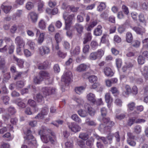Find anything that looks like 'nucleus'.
<instances>
[{"instance_id":"obj_5","label":"nucleus","mask_w":148,"mask_h":148,"mask_svg":"<svg viewBox=\"0 0 148 148\" xmlns=\"http://www.w3.org/2000/svg\"><path fill=\"white\" fill-rule=\"evenodd\" d=\"M42 91L44 95L47 96L55 93L56 89L52 87H44L42 88Z\"/></svg>"},{"instance_id":"obj_61","label":"nucleus","mask_w":148,"mask_h":148,"mask_svg":"<svg viewBox=\"0 0 148 148\" xmlns=\"http://www.w3.org/2000/svg\"><path fill=\"white\" fill-rule=\"evenodd\" d=\"M89 49V45H86L83 48V51L85 53H87L88 52Z\"/></svg>"},{"instance_id":"obj_64","label":"nucleus","mask_w":148,"mask_h":148,"mask_svg":"<svg viewBox=\"0 0 148 148\" xmlns=\"http://www.w3.org/2000/svg\"><path fill=\"white\" fill-rule=\"evenodd\" d=\"M1 148H10V145L9 143L3 142L1 144Z\"/></svg>"},{"instance_id":"obj_36","label":"nucleus","mask_w":148,"mask_h":148,"mask_svg":"<svg viewBox=\"0 0 148 148\" xmlns=\"http://www.w3.org/2000/svg\"><path fill=\"white\" fill-rule=\"evenodd\" d=\"M79 8L78 7H75L73 6H70V5L67 6L66 8V10H68L69 12L72 11L73 12H76L77 11L78 9Z\"/></svg>"},{"instance_id":"obj_31","label":"nucleus","mask_w":148,"mask_h":148,"mask_svg":"<svg viewBox=\"0 0 148 148\" xmlns=\"http://www.w3.org/2000/svg\"><path fill=\"white\" fill-rule=\"evenodd\" d=\"M45 35V33H42L40 34L37 40V42L39 44H41L43 42Z\"/></svg>"},{"instance_id":"obj_32","label":"nucleus","mask_w":148,"mask_h":148,"mask_svg":"<svg viewBox=\"0 0 148 148\" xmlns=\"http://www.w3.org/2000/svg\"><path fill=\"white\" fill-rule=\"evenodd\" d=\"M89 58L90 60H95L98 59L95 51L91 53L89 56Z\"/></svg>"},{"instance_id":"obj_28","label":"nucleus","mask_w":148,"mask_h":148,"mask_svg":"<svg viewBox=\"0 0 148 148\" xmlns=\"http://www.w3.org/2000/svg\"><path fill=\"white\" fill-rule=\"evenodd\" d=\"M71 118L76 122L80 123L82 122V120L76 114L72 115L71 117Z\"/></svg>"},{"instance_id":"obj_51","label":"nucleus","mask_w":148,"mask_h":148,"mask_svg":"<svg viewBox=\"0 0 148 148\" xmlns=\"http://www.w3.org/2000/svg\"><path fill=\"white\" fill-rule=\"evenodd\" d=\"M135 104L133 102H130L128 103L127 106L129 110H132L134 109L135 107Z\"/></svg>"},{"instance_id":"obj_11","label":"nucleus","mask_w":148,"mask_h":148,"mask_svg":"<svg viewBox=\"0 0 148 148\" xmlns=\"http://www.w3.org/2000/svg\"><path fill=\"white\" fill-rule=\"evenodd\" d=\"M85 109L87 110L89 114L91 116H93L95 114V111L88 103H86L84 105Z\"/></svg>"},{"instance_id":"obj_19","label":"nucleus","mask_w":148,"mask_h":148,"mask_svg":"<svg viewBox=\"0 0 148 148\" xmlns=\"http://www.w3.org/2000/svg\"><path fill=\"white\" fill-rule=\"evenodd\" d=\"M15 102L20 108H24L25 107V104L21 101L20 98H18L15 100Z\"/></svg>"},{"instance_id":"obj_30","label":"nucleus","mask_w":148,"mask_h":148,"mask_svg":"<svg viewBox=\"0 0 148 148\" xmlns=\"http://www.w3.org/2000/svg\"><path fill=\"white\" fill-rule=\"evenodd\" d=\"M13 128V126L11 125H8L7 127H3V128L0 129V134H3L7 131L8 129L9 130H12Z\"/></svg>"},{"instance_id":"obj_9","label":"nucleus","mask_w":148,"mask_h":148,"mask_svg":"<svg viewBox=\"0 0 148 148\" xmlns=\"http://www.w3.org/2000/svg\"><path fill=\"white\" fill-rule=\"evenodd\" d=\"M105 101L107 103V106L108 108H110L111 106V104L113 101V99L111 96L110 93H106L105 96Z\"/></svg>"},{"instance_id":"obj_7","label":"nucleus","mask_w":148,"mask_h":148,"mask_svg":"<svg viewBox=\"0 0 148 148\" xmlns=\"http://www.w3.org/2000/svg\"><path fill=\"white\" fill-rule=\"evenodd\" d=\"M39 53L41 56L48 54L50 53L49 48L46 46H42L39 48Z\"/></svg>"},{"instance_id":"obj_18","label":"nucleus","mask_w":148,"mask_h":148,"mask_svg":"<svg viewBox=\"0 0 148 148\" xmlns=\"http://www.w3.org/2000/svg\"><path fill=\"white\" fill-rule=\"evenodd\" d=\"M74 28L77 32L79 34H81L83 32L84 27L82 25L79 24H76L74 26Z\"/></svg>"},{"instance_id":"obj_39","label":"nucleus","mask_w":148,"mask_h":148,"mask_svg":"<svg viewBox=\"0 0 148 148\" xmlns=\"http://www.w3.org/2000/svg\"><path fill=\"white\" fill-rule=\"evenodd\" d=\"M34 4L31 2H28L26 4V8L28 10H31L34 8Z\"/></svg>"},{"instance_id":"obj_22","label":"nucleus","mask_w":148,"mask_h":148,"mask_svg":"<svg viewBox=\"0 0 148 148\" xmlns=\"http://www.w3.org/2000/svg\"><path fill=\"white\" fill-rule=\"evenodd\" d=\"M102 27L101 25L98 26L94 31V34L97 36L100 35L102 33Z\"/></svg>"},{"instance_id":"obj_42","label":"nucleus","mask_w":148,"mask_h":148,"mask_svg":"<svg viewBox=\"0 0 148 148\" xmlns=\"http://www.w3.org/2000/svg\"><path fill=\"white\" fill-rule=\"evenodd\" d=\"M5 61L4 58L2 56L0 57V69H2L5 66Z\"/></svg>"},{"instance_id":"obj_37","label":"nucleus","mask_w":148,"mask_h":148,"mask_svg":"<svg viewBox=\"0 0 148 148\" xmlns=\"http://www.w3.org/2000/svg\"><path fill=\"white\" fill-rule=\"evenodd\" d=\"M35 100H37L38 102L42 101L43 100V97L42 95L40 93L36 94L34 97Z\"/></svg>"},{"instance_id":"obj_17","label":"nucleus","mask_w":148,"mask_h":148,"mask_svg":"<svg viewBox=\"0 0 148 148\" xmlns=\"http://www.w3.org/2000/svg\"><path fill=\"white\" fill-rule=\"evenodd\" d=\"M126 41L128 43H131L133 40V36L132 33L130 32H127L126 34Z\"/></svg>"},{"instance_id":"obj_48","label":"nucleus","mask_w":148,"mask_h":148,"mask_svg":"<svg viewBox=\"0 0 148 148\" xmlns=\"http://www.w3.org/2000/svg\"><path fill=\"white\" fill-rule=\"evenodd\" d=\"M55 40L57 42H59L61 40V37L59 33H57L55 36Z\"/></svg>"},{"instance_id":"obj_14","label":"nucleus","mask_w":148,"mask_h":148,"mask_svg":"<svg viewBox=\"0 0 148 148\" xmlns=\"http://www.w3.org/2000/svg\"><path fill=\"white\" fill-rule=\"evenodd\" d=\"M47 23L45 20L41 19L40 20L38 23V26L41 29H45L46 27Z\"/></svg>"},{"instance_id":"obj_10","label":"nucleus","mask_w":148,"mask_h":148,"mask_svg":"<svg viewBox=\"0 0 148 148\" xmlns=\"http://www.w3.org/2000/svg\"><path fill=\"white\" fill-rule=\"evenodd\" d=\"M15 43L17 46L24 47L25 43L23 39L20 36H17L15 39Z\"/></svg>"},{"instance_id":"obj_24","label":"nucleus","mask_w":148,"mask_h":148,"mask_svg":"<svg viewBox=\"0 0 148 148\" xmlns=\"http://www.w3.org/2000/svg\"><path fill=\"white\" fill-rule=\"evenodd\" d=\"M125 90L123 92V94L125 96H128L131 93V89L130 86L128 85H126L125 86Z\"/></svg>"},{"instance_id":"obj_50","label":"nucleus","mask_w":148,"mask_h":148,"mask_svg":"<svg viewBox=\"0 0 148 148\" xmlns=\"http://www.w3.org/2000/svg\"><path fill=\"white\" fill-rule=\"evenodd\" d=\"M138 62L139 64H142L145 63L144 58L142 56H139L138 59Z\"/></svg>"},{"instance_id":"obj_34","label":"nucleus","mask_w":148,"mask_h":148,"mask_svg":"<svg viewBox=\"0 0 148 148\" xmlns=\"http://www.w3.org/2000/svg\"><path fill=\"white\" fill-rule=\"evenodd\" d=\"M79 137L83 140H86L88 138V134L84 133H80L79 134Z\"/></svg>"},{"instance_id":"obj_26","label":"nucleus","mask_w":148,"mask_h":148,"mask_svg":"<svg viewBox=\"0 0 148 148\" xmlns=\"http://www.w3.org/2000/svg\"><path fill=\"white\" fill-rule=\"evenodd\" d=\"M99 5L97 7V11L101 12L104 10L106 7L105 3L103 2H99Z\"/></svg>"},{"instance_id":"obj_58","label":"nucleus","mask_w":148,"mask_h":148,"mask_svg":"<svg viewBox=\"0 0 148 148\" xmlns=\"http://www.w3.org/2000/svg\"><path fill=\"white\" fill-rule=\"evenodd\" d=\"M116 66L118 69L120 68L122 64V61L121 59L117 58L116 60Z\"/></svg>"},{"instance_id":"obj_52","label":"nucleus","mask_w":148,"mask_h":148,"mask_svg":"<svg viewBox=\"0 0 148 148\" xmlns=\"http://www.w3.org/2000/svg\"><path fill=\"white\" fill-rule=\"evenodd\" d=\"M138 16L140 21L144 23V25H145L146 20L145 18L144 15L141 14L139 15Z\"/></svg>"},{"instance_id":"obj_12","label":"nucleus","mask_w":148,"mask_h":148,"mask_svg":"<svg viewBox=\"0 0 148 148\" xmlns=\"http://www.w3.org/2000/svg\"><path fill=\"white\" fill-rule=\"evenodd\" d=\"M28 16L33 23H36L38 20V15L35 12H32L29 14Z\"/></svg>"},{"instance_id":"obj_41","label":"nucleus","mask_w":148,"mask_h":148,"mask_svg":"<svg viewBox=\"0 0 148 148\" xmlns=\"http://www.w3.org/2000/svg\"><path fill=\"white\" fill-rule=\"evenodd\" d=\"M44 3L42 1H40L39 2L38 5V11L41 12L42 11Z\"/></svg>"},{"instance_id":"obj_1","label":"nucleus","mask_w":148,"mask_h":148,"mask_svg":"<svg viewBox=\"0 0 148 148\" xmlns=\"http://www.w3.org/2000/svg\"><path fill=\"white\" fill-rule=\"evenodd\" d=\"M42 141L45 143H47L49 141L52 142L55 137V135L50 129L40 130L39 132Z\"/></svg>"},{"instance_id":"obj_16","label":"nucleus","mask_w":148,"mask_h":148,"mask_svg":"<svg viewBox=\"0 0 148 148\" xmlns=\"http://www.w3.org/2000/svg\"><path fill=\"white\" fill-rule=\"evenodd\" d=\"M132 29L138 34H142L145 32V29L143 27H132Z\"/></svg>"},{"instance_id":"obj_59","label":"nucleus","mask_w":148,"mask_h":148,"mask_svg":"<svg viewBox=\"0 0 148 148\" xmlns=\"http://www.w3.org/2000/svg\"><path fill=\"white\" fill-rule=\"evenodd\" d=\"M1 99L5 104H8L10 100L9 97L6 96H3L2 97Z\"/></svg>"},{"instance_id":"obj_6","label":"nucleus","mask_w":148,"mask_h":148,"mask_svg":"<svg viewBox=\"0 0 148 148\" xmlns=\"http://www.w3.org/2000/svg\"><path fill=\"white\" fill-rule=\"evenodd\" d=\"M69 128L73 132H77L80 130L81 127L77 124L74 123H67Z\"/></svg>"},{"instance_id":"obj_46","label":"nucleus","mask_w":148,"mask_h":148,"mask_svg":"<svg viewBox=\"0 0 148 148\" xmlns=\"http://www.w3.org/2000/svg\"><path fill=\"white\" fill-rule=\"evenodd\" d=\"M4 40L6 44V45L9 46L11 44H13L12 40L10 38L5 37L4 39Z\"/></svg>"},{"instance_id":"obj_33","label":"nucleus","mask_w":148,"mask_h":148,"mask_svg":"<svg viewBox=\"0 0 148 148\" xmlns=\"http://www.w3.org/2000/svg\"><path fill=\"white\" fill-rule=\"evenodd\" d=\"M79 115L81 117H85L88 115L87 112L84 110L80 109L78 111Z\"/></svg>"},{"instance_id":"obj_45","label":"nucleus","mask_w":148,"mask_h":148,"mask_svg":"<svg viewBox=\"0 0 148 148\" xmlns=\"http://www.w3.org/2000/svg\"><path fill=\"white\" fill-rule=\"evenodd\" d=\"M108 36L107 34H104L101 38V41L103 43H105L108 41Z\"/></svg>"},{"instance_id":"obj_44","label":"nucleus","mask_w":148,"mask_h":148,"mask_svg":"<svg viewBox=\"0 0 148 148\" xmlns=\"http://www.w3.org/2000/svg\"><path fill=\"white\" fill-rule=\"evenodd\" d=\"M89 81L91 83L96 82L97 80V78L95 75H91L88 77Z\"/></svg>"},{"instance_id":"obj_2","label":"nucleus","mask_w":148,"mask_h":148,"mask_svg":"<svg viewBox=\"0 0 148 148\" xmlns=\"http://www.w3.org/2000/svg\"><path fill=\"white\" fill-rule=\"evenodd\" d=\"M31 131L29 130H27L25 142L27 143L30 147H32L36 145V141L33 138V136L31 134Z\"/></svg>"},{"instance_id":"obj_54","label":"nucleus","mask_w":148,"mask_h":148,"mask_svg":"<svg viewBox=\"0 0 148 148\" xmlns=\"http://www.w3.org/2000/svg\"><path fill=\"white\" fill-rule=\"evenodd\" d=\"M114 103L117 106L121 107L122 105V101L120 99L117 98L115 99Z\"/></svg>"},{"instance_id":"obj_63","label":"nucleus","mask_w":148,"mask_h":148,"mask_svg":"<svg viewBox=\"0 0 148 148\" xmlns=\"http://www.w3.org/2000/svg\"><path fill=\"white\" fill-rule=\"evenodd\" d=\"M66 148H73V143L72 142L67 141L65 143Z\"/></svg>"},{"instance_id":"obj_55","label":"nucleus","mask_w":148,"mask_h":148,"mask_svg":"<svg viewBox=\"0 0 148 148\" xmlns=\"http://www.w3.org/2000/svg\"><path fill=\"white\" fill-rule=\"evenodd\" d=\"M122 9L123 12L125 14L127 15L129 14V12L128 8L126 5H123Z\"/></svg>"},{"instance_id":"obj_25","label":"nucleus","mask_w":148,"mask_h":148,"mask_svg":"<svg viewBox=\"0 0 148 148\" xmlns=\"http://www.w3.org/2000/svg\"><path fill=\"white\" fill-rule=\"evenodd\" d=\"M13 58L14 60L17 62V64L19 67L22 68L23 67V64L24 62L23 60L17 58L15 56H13Z\"/></svg>"},{"instance_id":"obj_23","label":"nucleus","mask_w":148,"mask_h":148,"mask_svg":"<svg viewBox=\"0 0 148 148\" xmlns=\"http://www.w3.org/2000/svg\"><path fill=\"white\" fill-rule=\"evenodd\" d=\"M39 74L41 77H42L43 80L44 79H48L50 78L49 74L47 72L45 71H40Z\"/></svg>"},{"instance_id":"obj_60","label":"nucleus","mask_w":148,"mask_h":148,"mask_svg":"<svg viewBox=\"0 0 148 148\" xmlns=\"http://www.w3.org/2000/svg\"><path fill=\"white\" fill-rule=\"evenodd\" d=\"M63 45L64 48L66 49L69 50L70 48V44L69 42L66 41H64Z\"/></svg>"},{"instance_id":"obj_38","label":"nucleus","mask_w":148,"mask_h":148,"mask_svg":"<svg viewBox=\"0 0 148 148\" xmlns=\"http://www.w3.org/2000/svg\"><path fill=\"white\" fill-rule=\"evenodd\" d=\"M85 88L82 86L77 87L75 88V90L76 93L80 94L82 93L84 90Z\"/></svg>"},{"instance_id":"obj_62","label":"nucleus","mask_w":148,"mask_h":148,"mask_svg":"<svg viewBox=\"0 0 148 148\" xmlns=\"http://www.w3.org/2000/svg\"><path fill=\"white\" fill-rule=\"evenodd\" d=\"M100 110L101 116L103 117L105 116L107 113L106 109L105 107H103L101 108Z\"/></svg>"},{"instance_id":"obj_21","label":"nucleus","mask_w":148,"mask_h":148,"mask_svg":"<svg viewBox=\"0 0 148 148\" xmlns=\"http://www.w3.org/2000/svg\"><path fill=\"white\" fill-rule=\"evenodd\" d=\"M104 72L105 75L107 76L112 77L114 74L112 70L110 68H105L104 69Z\"/></svg>"},{"instance_id":"obj_20","label":"nucleus","mask_w":148,"mask_h":148,"mask_svg":"<svg viewBox=\"0 0 148 148\" xmlns=\"http://www.w3.org/2000/svg\"><path fill=\"white\" fill-rule=\"evenodd\" d=\"M142 74L144 76L146 79L148 78V68L147 66H145L141 70Z\"/></svg>"},{"instance_id":"obj_49","label":"nucleus","mask_w":148,"mask_h":148,"mask_svg":"<svg viewBox=\"0 0 148 148\" xmlns=\"http://www.w3.org/2000/svg\"><path fill=\"white\" fill-rule=\"evenodd\" d=\"M141 131V127L140 125H137L134 127V132L136 134L140 133Z\"/></svg>"},{"instance_id":"obj_35","label":"nucleus","mask_w":148,"mask_h":148,"mask_svg":"<svg viewBox=\"0 0 148 148\" xmlns=\"http://www.w3.org/2000/svg\"><path fill=\"white\" fill-rule=\"evenodd\" d=\"M28 103L30 106L34 108L35 109V111L38 110V108H36V103L33 100L29 99L28 101Z\"/></svg>"},{"instance_id":"obj_29","label":"nucleus","mask_w":148,"mask_h":148,"mask_svg":"<svg viewBox=\"0 0 148 148\" xmlns=\"http://www.w3.org/2000/svg\"><path fill=\"white\" fill-rule=\"evenodd\" d=\"M95 52L98 59H101L104 55L105 50L102 49H100Z\"/></svg>"},{"instance_id":"obj_3","label":"nucleus","mask_w":148,"mask_h":148,"mask_svg":"<svg viewBox=\"0 0 148 148\" xmlns=\"http://www.w3.org/2000/svg\"><path fill=\"white\" fill-rule=\"evenodd\" d=\"M72 74L70 71H68L64 73L62 75V81L68 85L72 80Z\"/></svg>"},{"instance_id":"obj_57","label":"nucleus","mask_w":148,"mask_h":148,"mask_svg":"<svg viewBox=\"0 0 148 148\" xmlns=\"http://www.w3.org/2000/svg\"><path fill=\"white\" fill-rule=\"evenodd\" d=\"M24 86V82L22 81H19L17 82L16 86L17 88H21Z\"/></svg>"},{"instance_id":"obj_40","label":"nucleus","mask_w":148,"mask_h":148,"mask_svg":"<svg viewBox=\"0 0 148 148\" xmlns=\"http://www.w3.org/2000/svg\"><path fill=\"white\" fill-rule=\"evenodd\" d=\"M42 80V78L40 76L39 74V76L35 77L34 78V82L36 84H39L40 83V82Z\"/></svg>"},{"instance_id":"obj_53","label":"nucleus","mask_w":148,"mask_h":148,"mask_svg":"<svg viewBox=\"0 0 148 148\" xmlns=\"http://www.w3.org/2000/svg\"><path fill=\"white\" fill-rule=\"evenodd\" d=\"M56 5V2L55 0H49L48 2V5L51 8H53Z\"/></svg>"},{"instance_id":"obj_56","label":"nucleus","mask_w":148,"mask_h":148,"mask_svg":"<svg viewBox=\"0 0 148 148\" xmlns=\"http://www.w3.org/2000/svg\"><path fill=\"white\" fill-rule=\"evenodd\" d=\"M3 137L8 138V141L11 140L13 138V137L11 136V134L9 132H7L3 135Z\"/></svg>"},{"instance_id":"obj_13","label":"nucleus","mask_w":148,"mask_h":148,"mask_svg":"<svg viewBox=\"0 0 148 148\" xmlns=\"http://www.w3.org/2000/svg\"><path fill=\"white\" fill-rule=\"evenodd\" d=\"M86 98L88 100L92 103H94L96 101L95 95L92 93H90L86 96Z\"/></svg>"},{"instance_id":"obj_43","label":"nucleus","mask_w":148,"mask_h":148,"mask_svg":"<svg viewBox=\"0 0 148 148\" xmlns=\"http://www.w3.org/2000/svg\"><path fill=\"white\" fill-rule=\"evenodd\" d=\"M8 110L9 113L11 115L14 114L16 112V110L15 108L12 106L10 107Z\"/></svg>"},{"instance_id":"obj_15","label":"nucleus","mask_w":148,"mask_h":148,"mask_svg":"<svg viewBox=\"0 0 148 148\" xmlns=\"http://www.w3.org/2000/svg\"><path fill=\"white\" fill-rule=\"evenodd\" d=\"M88 67L87 66L84 64H82L78 65L77 67L76 71L81 72L86 71Z\"/></svg>"},{"instance_id":"obj_27","label":"nucleus","mask_w":148,"mask_h":148,"mask_svg":"<svg viewBox=\"0 0 148 148\" xmlns=\"http://www.w3.org/2000/svg\"><path fill=\"white\" fill-rule=\"evenodd\" d=\"M80 52V48L79 47L77 46L73 50L71 51V53L72 55L75 56L79 54Z\"/></svg>"},{"instance_id":"obj_8","label":"nucleus","mask_w":148,"mask_h":148,"mask_svg":"<svg viewBox=\"0 0 148 148\" xmlns=\"http://www.w3.org/2000/svg\"><path fill=\"white\" fill-rule=\"evenodd\" d=\"M74 17V15L73 14L69 15L66 12H65L63 14V18L66 23H71Z\"/></svg>"},{"instance_id":"obj_47","label":"nucleus","mask_w":148,"mask_h":148,"mask_svg":"<svg viewBox=\"0 0 148 148\" xmlns=\"http://www.w3.org/2000/svg\"><path fill=\"white\" fill-rule=\"evenodd\" d=\"M86 123L87 125L90 126H95L96 125V123L94 121L90 120L88 119H86Z\"/></svg>"},{"instance_id":"obj_4","label":"nucleus","mask_w":148,"mask_h":148,"mask_svg":"<svg viewBox=\"0 0 148 148\" xmlns=\"http://www.w3.org/2000/svg\"><path fill=\"white\" fill-rule=\"evenodd\" d=\"M8 2L3 3L1 5V8L4 12L7 14L9 13L12 8V7L11 5H7Z\"/></svg>"}]
</instances>
